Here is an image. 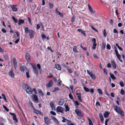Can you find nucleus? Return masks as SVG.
<instances>
[{"instance_id":"1","label":"nucleus","mask_w":125,"mask_h":125,"mask_svg":"<svg viewBox=\"0 0 125 125\" xmlns=\"http://www.w3.org/2000/svg\"><path fill=\"white\" fill-rule=\"evenodd\" d=\"M25 32V33H29V35L30 38H33L34 36L35 33L33 30L30 29L29 30L28 27H25L24 28Z\"/></svg>"},{"instance_id":"2","label":"nucleus","mask_w":125,"mask_h":125,"mask_svg":"<svg viewBox=\"0 0 125 125\" xmlns=\"http://www.w3.org/2000/svg\"><path fill=\"white\" fill-rule=\"evenodd\" d=\"M23 87L26 90V93L29 94H31L33 91L31 87L29 86L28 84L24 83L23 85Z\"/></svg>"},{"instance_id":"3","label":"nucleus","mask_w":125,"mask_h":125,"mask_svg":"<svg viewBox=\"0 0 125 125\" xmlns=\"http://www.w3.org/2000/svg\"><path fill=\"white\" fill-rule=\"evenodd\" d=\"M113 108L114 110L116 112L122 116H124V112L122 110L119 106L118 107L117 105L114 106Z\"/></svg>"},{"instance_id":"4","label":"nucleus","mask_w":125,"mask_h":125,"mask_svg":"<svg viewBox=\"0 0 125 125\" xmlns=\"http://www.w3.org/2000/svg\"><path fill=\"white\" fill-rule=\"evenodd\" d=\"M114 48L115 49V55L118 59L121 62H123V61L122 59L121 55L119 54L117 48L115 46L114 47Z\"/></svg>"},{"instance_id":"5","label":"nucleus","mask_w":125,"mask_h":125,"mask_svg":"<svg viewBox=\"0 0 125 125\" xmlns=\"http://www.w3.org/2000/svg\"><path fill=\"white\" fill-rule=\"evenodd\" d=\"M64 109L61 106H58L56 108V111L57 113H62L64 114L63 112Z\"/></svg>"},{"instance_id":"6","label":"nucleus","mask_w":125,"mask_h":125,"mask_svg":"<svg viewBox=\"0 0 125 125\" xmlns=\"http://www.w3.org/2000/svg\"><path fill=\"white\" fill-rule=\"evenodd\" d=\"M15 33L17 35V37H15V39H16V40L14 42L15 43L17 44L18 42L20 40V35L18 32L17 31H16L15 32Z\"/></svg>"},{"instance_id":"7","label":"nucleus","mask_w":125,"mask_h":125,"mask_svg":"<svg viewBox=\"0 0 125 125\" xmlns=\"http://www.w3.org/2000/svg\"><path fill=\"white\" fill-rule=\"evenodd\" d=\"M75 112L78 115L81 117H83V114L81 113V111L79 109H76Z\"/></svg>"},{"instance_id":"8","label":"nucleus","mask_w":125,"mask_h":125,"mask_svg":"<svg viewBox=\"0 0 125 125\" xmlns=\"http://www.w3.org/2000/svg\"><path fill=\"white\" fill-rule=\"evenodd\" d=\"M87 73L90 76L92 79L93 80L95 79V76L91 71L90 72L89 71V70H87Z\"/></svg>"},{"instance_id":"9","label":"nucleus","mask_w":125,"mask_h":125,"mask_svg":"<svg viewBox=\"0 0 125 125\" xmlns=\"http://www.w3.org/2000/svg\"><path fill=\"white\" fill-rule=\"evenodd\" d=\"M44 120L45 123L46 125H49L50 123V120L48 117H45Z\"/></svg>"},{"instance_id":"10","label":"nucleus","mask_w":125,"mask_h":125,"mask_svg":"<svg viewBox=\"0 0 125 125\" xmlns=\"http://www.w3.org/2000/svg\"><path fill=\"white\" fill-rule=\"evenodd\" d=\"M32 67L33 69V71L36 75H37L38 74V69L36 66L35 65H32Z\"/></svg>"},{"instance_id":"11","label":"nucleus","mask_w":125,"mask_h":125,"mask_svg":"<svg viewBox=\"0 0 125 125\" xmlns=\"http://www.w3.org/2000/svg\"><path fill=\"white\" fill-rule=\"evenodd\" d=\"M53 84V81L52 80H50L49 82L47 83L46 85V86L47 88L51 87H52Z\"/></svg>"},{"instance_id":"12","label":"nucleus","mask_w":125,"mask_h":125,"mask_svg":"<svg viewBox=\"0 0 125 125\" xmlns=\"http://www.w3.org/2000/svg\"><path fill=\"white\" fill-rule=\"evenodd\" d=\"M33 113L37 115L39 114L40 115L42 116L43 115V114L39 110H38L34 109V110H33Z\"/></svg>"},{"instance_id":"13","label":"nucleus","mask_w":125,"mask_h":125,"mask_svg":"<svg viewBox=\"0 0 125 125\" xmlns=\"http://www.w3.org/2000/svg\"><path fill=\"white\" fill-rule=\"evenodd\" d=\"M16 5H11L10 6V7L12 9L13 11L16 12L17 10V7H15L16 6Z\"/></svg>"},{"instance_id":"14","label":"nucleus","mask_w":125,"mask_h":125,"mask_svg":"<svg viewBox=\"0 0 125 125\" xmlns=\"http://www.w3.org/2000/svg\"><path fill=\"white\" fill-rule=\"evenodd\" d=\"M13 64L14 66V68H15L16 69L17 67V63L16 61V60L15 58H13Z\"/></svg>"},{"instance_id":"15","label":"nucleus","mask_w":125,"mask_h":125,"mask_svg":"<svg viewBox=\"0 0 125 125\" xmlns=\"http://www.w3.org/2000/svg\"><path fill=\"white\" fill-rule=\"evenodd\" d=\"M9 75L12 78H14V74L12 70H10L9 72Z\"/></svg>"},{"instance_id":"16","label":"nucleus","mask_w":125,"mask_h":125,"mask_svg":"<svg viewBox=\"0 0 125 125\" xmlns=\"http://www.w3.org/2000/svg\"><path fill=\"white\" fill-rule=\"evenodd\" d=\"M64 102V101L63 99H60L58 103V104L60 105H62Z\"/></svg>"},{"instance_id":"17","label":"nucleus","mask_w":125,"mask_h":125,"mask_svg":"<svg viewBox=\"0 0 125 125\" xmlns=\"http://www.w3.org/2000/svg\"><path fill=\"white\" fill-rule=\"evenodd\" d=\"M99 116L100 119L101 121V123H104V119L103 116V115L101 113H100L99 114Z\"/></svg>"},{"instance_id":"18","label":"nucleus","mask_w":125,"mask_h":125,"mask_svg":"<svg viewBox=\"0 0 125 125\" xmlns=\"http://www.w3.org/2000/svg\"><path fill=\"white\" fill-rule=\"evenodd\" d=\"M88 8L90 12L92 13H94L95 12V10H92L91 6L89 4H88Z\"/></svg>"},{"instance_id":"19","label":"nucleus","mask_w":125,"mask_h":125,"mask_svg":"<svg viewBox=\"0 0 125 125\" xmlns=\"http://www.w3.org/2000/svg\"><path fill=\"white\" fill-rule=\"evenodd\" d=\"M25 57L26 60L28 61L30 59V55L28 53H26L25 55Z\"/></svg>"},{"instance_id":"20","label":"nucleus","mask_w":125,"mask_h":125,"mask_svg":"<svg viewBox=\"0 0 125 125\" xmlns=\"http://www.w3.org/2000/svg\"><path fill=\"white\" fill-rule=\"evenodd\" d=\"M76 94L78 95L77 96V97L79 100L81 102H82L83 101L81 98V93H77Z\"/></svg>"},{"instance_id":"21","label":"nucleus","mask_w":125,"mask_h":125,"mask_svg":"<svg viewBox=\"0 0 125 125\" xmlns=\"http://www.w3.org/2000/svg\"><path fill=\"white\" fill-rule=\"evenodd\" d=\"M111 64L112 67L113 68L115 69L116 68V65L115 62L113 60H112L111 61Z\"/></svg>"},{"instance_id":"22","label":"nucleus","mask_w":125,"mask_h":125,"mask_svg":"<svg viewBox=\"0 0 125 125\" xmlns=\"http://www.w3.org/2000/svg\"><path fill=\"white\" fill-rule=\"evenodd\" d=\"M109 113L107 111H105L103 115L105 118H106L108 116Z\"/></svg>"},{"instance_id":"23","label":"nucleus","mask_w":125,"mask_h":125,"mask_svg":"<svg viewBox=\"0 0 125 125\" xmlns=\"http://www.w3.org/2000/svg\"><path fill=\"white\" fill-rule=\"evenodd\" d=\"M56 68L59 70H61V68L60 65L58 63H56L55 64Z\"/></svg>"},{"instance_id":"24","label":"nucleus","mask_w":125,"mask_h":125,"mask_svg":"<svg viewBox=\"0 0 125 125\" xmlns=\"http://www.w3.org/2000/svg\"><path fill=\"white\" fill-rule=\"evenodd\" d=\"M24 21L22 19H19L18 22V25H19L21 24H23L24 23Z\"/></svg>"},{"instance_id":"25","label":"nucleus","mask_w":125,"mask_h":125,"mask_svg":"<svg viewBox=\"0 0 125 125\" xmlns=\"http://www.w3.org/2000/svg\"><path fill=\"white\" fill-rule=\"evenodd\" d=\"M50 104L51 107L52 109H55V107L53 103L52 102H51Z\"/></svg>"},{"instance_id":"26","label":"nucleus","mask_w":125,"mask_h":125,"mask_svg":"<svg viewBox=\"0 0 125 125\" xmlns=\"http://www.w3.org/2000/svg\"><path fill=\"white\" fill-rule=\"evenodd\" d=\"M109 75L111 77L112 79L114 80H115V77L113 73H110Z\"/></svg>"},{"instance_id":"27","label":"nucleus","mask_w":125,"mask_h":125,"mask_svg":"<svg viewBox=\"0 0 125 125\" xmlns=\"http://www.w3.org/2000/svg\"><path fill=\"white\" fill-rule=\"evenodd\" d=\"M37 66L39 70V72H40V73H41L42 70L41 69V66L40 65V64L38 63L37 64Z\"/></svg>"},{"instance_id":"28","label":"nucleus","mask_w":125,"mask_h":125,"mask_svg":"<svg viewBox=\"0 0 125 125\" xmlns=\"http://www.w3.org/2000/svg\"><path fill=\"white\" fill-rule=\"evenodd\" d=\"M38 92L39 94L41 96H44V94L41 90L39 89L38 90Z\"/></svg>"},{"instance_id":"29","label":"nucleus","mask_w":125,"mask_h":125,"mask_svg":"<svg viewBox=\"0 0 125 125\" xmlns=\"http://www.w3.org/2000/svg\"><path fill=\"white\" fill-rule=\"evenodd\" d=\"M87 119H88V121L89 125H93V123L92 122L90 119L89 117H88Z\"/></svg>"},{"instance_id":"30","label":"nucleus","mask_w":125,"mask_h":125,"mask_svg":"<svg viewBox=\"0 0 125 125\" xmlns=\"http://www.w3.org/2000/svg\"><path fill=\"white\" fill-rule=\"evenodd\" d=\"M33 99L36 101H38V98L36 94H34L33 96Z\"/></svg>"},{"instance_id":"31","label":"nucleus","mask_w":125,"mask_h":125,"mask_svg":"<svg viewBox=\"0 0 125 125\" xmlns=\"http://www.w3.org/2000/svg\"><path fill=\"white\" fill-rule=\"evenodd\" d=\"M77 48V47L76 46H74L73 48V51L74 52L76 53L78 52V51L76 49Z\"/></svg>"},{"instance_id":"32","label":"nucleus","mask_w":125,"mask_h":125,"mask_svg":"<svg viewBox=\"0 0 125 125\" xmlns=\"http://www.w3.org/2000/svg\"><path fill=\"white\" fill-rule=\"evenodd\" d=\"M65 112H66L69 111L70 108L68 105H65Z\"/></svg>"},{"instance_id":"33","label":"nucleus","mask_w":125,"mask_h":125,"mask_svg":"<svg viewBox=\"0 0 125 125\" xmlns=\"http://www.w3.org/2000/svg\"><path fill=\"white\" fill-rule=\"evenodd\" d=\"M29 71L28 70L26 72V77L27 78H30V75H29Z\"/></svg>"},{"instance_id":"34","label":"nucleus","mask_w":125,"mask_h":125,"mask_svg":"<svg viewBox=\"0 0 125 125\" xmlns=\"http://www.w3.org/2000/svg\"><path fill=\"white\" fill-rule=\"evenodd\" d=\"M20 69L21 72H24L25 70V68L23 66H21L20 67Z\"/></svg>"},{"instance_id":"35","label":"nucleus","mask_w":125,"mask_h":125,"mask_svg":"<svg viewBox=\"0 0 125 125\" xmlns=\"http://www.w3.org/2000/svg\"><path fill=\"white\" fill-rule=\"evenodd\" d=\"M62 118H63V120H62V122H65V120H66L68 122V123L69 122H70V123H71V121L68 120H67L64 117H62Z\"/></svg>"},{"instance_id":"36","label":"nucleus","mask_w":125,"mask_h":125,"mask_svg":"<svg viewBox=\"0 0 125 125\" xmlns=\"http://www.w3.org/2000/svg\"><path fill=\"white\" fill-rule=\"evenodd\" d=\"M12 18L13 20L14 21L15 23H17L18 22V21L17 19H16L14 16H12Z\"/></svg>"},{"instance_id":"37","label":"nucleus","mask_w":125,"mask_h":125,"mask_svg":"<svg viewBox=\"0 0 125 125\" xmlns=\"http://www.w3.org/2000/svg\"><path fill=\"white\" fill-rule=\"evenodd\" d=\"M13 119L16 122H18V120L17 118V117L16 115L13 116Z\"/></svg>"},{"instance_id":"38","label":"nucleus","mask_w":125,"mask_h":125,"mask_svg":"<svg viewBox=\"0 0 125 125\" xmlns=\"http://www.w3.org/2000/svg\"><path fill=\"white\" fill-rule=\"evenodd\" d=\"M49 5L50 8H53L54 6L53 4L50 2L49 3Z\"/></svg>"},{"instance_id":"39","label":"nucleus","mask_w":125,"mask_h":125,"mask_svg":"<svg viewBox=\"0 0 125 125\" xmlns=\"http://www.w3.org/2000/svg\"><path fill=\"white\" fill-rule=\"evenodd\" d=\"M59 89L58 87H55L54 88V89L52 91V92H55L56 91H59Z\"/></svg>"},{"instance_id":"40","label":"nucleus","mask_w":125,"mask_h":125,"mask_svg":"<svg viewBox=\"0 0 125 125\" xmlns=\"http://www.w3.org/2000/svg\"><path fill=\"white\" fill-rule=\"evenodd\" d=\"M120 86L122 87H123L124 86V84L123 82L122 81H121L119 83Z\"/></svg>"},{"instance_id":"41","label":"nucleus","mask_w":125,"mask_h":125,"mask_svg":"<svg viewBox=\"0 0 125 125\" xmlns=\"http://www.w3.org/2000/svg\"><path fill=\"white\" fill-rule=\"evenodd\" d=\"M103 34L104 37L105 38H106L107 36V34L106 32V30L104 29L103 31Z\"/></svg>"},{"instance_id":"42","label":"nucleus","mask_w":125,"mask_h":125,"mask_svg":"<svg viewBox=\"0 0 125 125\" xmlns=\"http://www.w3.org/2000/svg\"><path fill=\"white\" fill-rule=\"evenodd\" d=\"M97 90L100 94H103V92L101 89H97Z\"/></svg>"},{"instance_id":"43","label":"nucleus","mask_w":125,"mask_h":125,"mask_svg":"<svg viewBox=\"0 0 125 125\" xmlns=\"http://www.w3.org/2000/svg\"><path fill=\"white\" fill-rule=\"evenodd\" d=\"M3 108L7 112H8L9 111V109L5 105H3Z\"/></svg>"},{"instance_id":"44","label":"nucleus","mask_w":125,"mask_h":125,"mask_svg":"<svg viewBox=\"0 0 125 125\" xmlns=\"http://www.w3.org/2000/svg\"><path fill=\"white\" fill-rule=\"evenodd\" d=\"M93 45L92 48L93 49H95L96 48L95 47L96 46V43H93Z\"/></svg>"},{"instance_id":"45","label":"nucleus","mask_w":125,"mask_h":125,"mask_svg":"<svg viewBox=\"0 0 125 125\" xmlns=\"http://www.w3.org/2000/svg\"><path fill=\"white\" fill-rule=\"evenodd\" d=\"M67 69L68 73H73V71L71 69H68L67 67Z\"/></svg>"},{"instance_id":"46","label":"nucleus","mask_w":125,"mask_h":125,"mask_svg":"<svg viewBox=\"0 0 125 125\" xmlns=\"http://www.w3.org/2000/svg\"><path fill=\"white\" fill-rule=\"evenodd\" d=\"M84 90L86 92H88L90 91V90L88 88L85 87H84Z\"/></svg>"},{"instance_id":"47","label":"nucleus","mask_w":125,"mask_h":125,"mask_svg":"<svg viewBox=\"0 0 125 125\" xmlns=\"http://www.w3.org/2000/svg\"><path fill=\"white\" fill-rule=\"evenodd\" d=\"M51 118H52V119L54 121H58V120L57 119L54 117V116H51Z\"/></svg>"},{"instance_id":"48","label":"nucleus","mask_w":125,"mask_h":125,"mask_svg":"<svg viewBox=\"0 0 125 125\" xmlns=\"http://www.w3.org/2000/svg\"><path fill=\"white\" fill-rule=\"evenodd\" d=\"M75 17L74 16H73L71 18V22H73L75 21Z\"/></svg>"},{"instance_id":"49","label":"nucleus","mask_w":125,"mask_h":125,"mask_svg":"<svg viewBox=\"0 0 125 125\" xmlns=\"http://www.w3.org/2000/svg\"><path fill=\"white\" fill-rule=\"evenodd\" d=\"M69 96L70 98L71 99H73V96L71 93H69Z\"/></svg>"},{"instance_id":"50","label":"nucleus","mask_w":125,"mask_h":125,"mask_svg":"<svg viewBox=\"0 0 125 125\" xmlns=\"http://www.w3.org/2000/svg\"><path fill=\"white\" fill-rule=\"evenodd\" d=\"M41 36L43 40V39H45L46 38V36L44 34H42V35Z\"/></svg>"},{"instance_id":"51","label":"nucleus","mask_w":125,"mask_h":125,"mask_svg":"<svg viewBox=\"0 0 125 125\" xmlns=\"http://www.w3.org/2000/svg\"><path fill=\"white\" fill-rule=\"evenodd\" d=\"M113 32L114 33H116L117 34H118V32L117 30L115 28L114 29Z\"/></svg>"},{"instance_id":"52","label":"nucleus","mask_w":125,"mask_h":125,"mask_svg":"<svg viewBox=\"0 0 125 125\" xmlns=\"http://www.w3.org/2000/svg\"><path fill=\"white\" fill-rule=\"evenodd\" d=\"M106 48L107 49L110 50L111 47L110 45L109 44H107L106 45Z\"/></svg>"},{"instance_id":"53","label":"nucleus","mask_w":125,"mask_h":125,"mask_svg":"<svg viewBox=\"0 0 125 125\" xmlns=\"http://www.w3.org/2000/svg\"><path fill=\"white\" fill-rule=\"evenodd\" d=\"M49 75L48 76H47L48 78H50L51 77H53V76L52 75V73H50L49 74Z\"/></svg>"},{"instance_id":"54","label":"nucleus","mask_w":125,"mask_h":125,"mask_svg":"<svg viewBox=\"0 0 125 125\" xmlns=\"http://www.w3.org/2000/svg\"><path fill=\"white\" fill-rule=\"evenodd\" d=\"M50 113L53 115H56V113L53 111H51L50 112Z\"/></svg>"},{"instance_id":"55","label":"nucleus","mask_w":125,"mask_h":125,"mask_svg":"<svg viewBox=\"0 0 125 125\" xmlns=\"http://www.w3.org/2000/svg\"><path fill=\"white\" fill-rule=\"evenodd\" d=\"M103 71L104 72V73L106 74V75L107 74V71L106 69L105 68H104L103 69Z\"/></svg>"},{"instance_id":"56","label":"nucleus","mask_w":125,"mask_h":125,"mask_svg":"<svg viewBox=\"0 0 125 125\" xmlns=\"http://www.w3.org/2000/svg\"><path fill=\"white\" fill-rule=\"evenodd\" d=\"M125 93L123 89H121L120 91V93L121 94L123 95Z\"/></svg>"},{"instance_id":"57","label":"nucleus","mask_w":125,"mask_h":125,"mask_svg":"<svg viewBox=\"0 0 125 125\" xmlns=\"http://www.w3.org/2000/svg\"><path fill=\"white\" fill-rule=\"evenodd\" d=\"M74 74L75 76H78V73L76 71H75L74 72Z\"/></svg>"},{"instance_id":"58","label":"nucleus","mask_w":125,"mask_h":125,"mask_svg":"<svg viewBox=\"0 0 125 125\" xmlns=\"http://www.w3.org/2000/svg\"><path fill=\"white\" fill-rule=\"evenodd\" d=\"M75 105H76L77 106H78L79 105V104L78 103V102L77 101H75L74 102Z\"/></svg>"},{"instance_id":"59","label":"nucleus","mask_w":125,"mask_h":125,"mask_svg":"<svg viewBox=\"0 0 125 125\" xmlns=\"http://www.w3.org/2000/svg\"><path fill=\"white\" fill-rule=\"evenodd\" d=\"M93 56L94 57L96 58H98L99 57L96 54H93Z\"/></svg>"},{"instance_id":"60","label":"nucleus","mask_w":125,"mask_h":125,"mask_svg":"<svg viewBox=\"0 0 125 125\" xmlns=\"http://www.w3.org/2000/svg\"><path fill=\"white\" fill-rule=\"evenodd\" d=\"M92 40L93 43H96V40L95 38H93Z\"/></svg>"},{"instance_id":"61","label":"nucleus","mask_w":125,"mask_h":125,"mask_svg":"<svg viewBox=\"0 0 125 125\" xmlns=\"http://www.w3.org/2000/svg\"><path fill=\"white\" fill-rule=\"evenodd\" d=\"M1 31L4 33H6L7 32L6 30H5L4 28H2L1 30Z\"/></svg>"},{"instance_id":"62","label":"nucleus","mask_w":125,"mask_h":125,"mask_svg":"<svg viewBox=\"0 0 125 125\" xmlns=\"http://www.w3.org/2000/svg\"><path fill=\"white\" fill-rule=\"evenodd\" d=\"M91 28L92 29H93V30H94L95 31H97L95 28L94 26H91Z\"/></svg>"},{"instance_id":"63","label":"nucleus","mask_w":125,"mask_h":125,"mask_svg":"<svg viewBox=\"0 0 125 125\" xmlns=\"http://www.w3.org/2000/svg\"><path fill=\"white\" fill-rule=\"evenodd\" d=\"M40 28V26L38 24H37L36 25V29L37 30L39 29Z\"/></svg>"},{"instance_id":"64","label":"nucleus","mask_w":125,"mask_h":125,"mask_svg":"<svg viewBox=\"0 0 125 125\" xmlns=\"http://www.w3.org/2000/svg\"><path fill=\"white\" fill-rule=\"evenodd\" d=\"M61 65L62 67H63L64 68H65L66 67V66L65 64L63 62L62 63Z\"/></svg>"}]
</instances>
